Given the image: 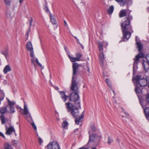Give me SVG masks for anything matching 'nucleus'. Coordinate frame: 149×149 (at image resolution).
Returning <instances> with one entry per match:
<instances>
[{
  "label": "nucleus",
  "mask_w": 149,
  "mask_h": 149,
  "mask_svg": "<svg viewBox=\"0 0 149 149\" xmlns=\"http://www.w3.org/2000/svg\"><path fill=\"white\" fill-rule=\"evenodd\" d=\"M98 47L100 51H102L103 50V47L105 46L106 47L108 45V44L106 42H98Z\"/></svg>",
  "instance_id": "13"
},
{
  "label": "nucleus",
  "mask_w": 149,
  "mask_h": 149,
  "mask_svg": "<svg viewBox=\"0 0 149 149\" xmlns=\"http://www.w3.org/2000/svg\"><path fill=\"white\" fill-rule=\"evenodd\" d=\"M11 70L9 65H6L4 68L3 70V72L5 74H6L8 72H10Z\"/></svg>",
  "instance_id": "18"
},
{
  "label": "nucleus",
  "mask_w": 149,
  "mask_h": 149,
  "mask_svg": "<svg viewBox=\"0 0 149 149\" xmlns=\"http://www.w3.org/2000/svg\"><path fill=\"white\" fill-rule=\"evenodd\" d=\"M19 3L20 4H22L23 3V0H19Z\"/></svg>",
  "instance_id": "52"
},
{
  "label": "nucleus",
  "mask_w": 149,
  "mask_h": 149,
  "mask_svg": "<svg viewBox=\"0 0 149 149\" xmlns=\"http://www.w3.org/2000/svg\"><path fill=\"white\" fill-rule=\"evenodd\" d=\"M32 58L31 59V60L32 63L34 65H35V64L34 63L35 60H36V58L34 57H32Z\"/></svg>",
  "instance_id": "40"
},
{
  "label": "nucleus",
  "mask_w": 149,
  "mask_h": 149,
  "mask_svg": "<svg viewBox=\"0 0 149 149\" xmlns=\"http://www.w3.org/2000/svg\"><path fill=\"white\" fill-rule=\"evenodd\" d=\"M84 116V115L83 113L82 115H81L80 117L76 118L75 120V122L76 124L77 125H79V123L82 121Z\"/></svg>",
  "instance_id": "17"
},
{
  "label": "nucleus",
  "mask_w": 149,
  "mask_h": 149,
  "mask_svg": "<svg viewBox=\"0 0 149 149\" xmlns=\"http://www.w3.org/2000/svg\"><path fill=\"white\" fill-rule=\"evenodd\" d=\"M26 35H27V36H28V35H29V31L27 33H26Z\"/></svg>",
  "instance_id": "57"
},
{
  "label": "nucleus",
  "mask_w": 149,
  "mask_h": 149,
  "mask_svg": "<svg viewBox=\"0 0 149 149\" xmlns=\"http://www.w3.org/2000/svg\"><path fill=\"white\" fill-rule=\"evenodd\" d=\"M106 81L107 84H108V85L109 86V87L110 88H112V86L111 85H110L109 84V80L108 79H106Z\"/></svg>",
  "instance_id": "42"
},
{
  "label": "nucleus",
  "mask_w": 149,
  "mask_h": 149,
  "mask_svg": "<svg viewBox=\"0 0 149 149\" xmlns=\"http://www.w3.org/2000/svg\"><path fill=\"white\" fill-rule=\"evenodd\" d=\"M74 37L75 39H76L77 40V42H78L79 40V39L77 38L76 36H74Z\"/></svg>",
  "instance_id": "51"
},
{
  "label": "nucleus",
  "mask_w": 149,
  "mask_h": 149,
  "mask_svg": "<svg viewBox=\"0 0 149 149\" xmlns=\"http://www.w3.org/2000/svg\"><path fill=\"white\" fill-rule=\"evenodd\" d=\"M10 109V111H8V112L10 113H14L15 111V108L14 107H9Z\"/></svg>",
  "instance_id": "29"
},
{
  "label": "nucleus",
  "mask_w": 149,
  "mask_h": 149,
  "mask_svg": "<svg viewBox=\"0 0 149 149\" xmlns=\"http://www.w3.org/2000/svg\"><path fill=\"white\" fill-rule=\"evenodd\" d=\"M137 37H136V44L137 45V48L138 49L139 51L140 52H141L143 48V45L141 42H138L137 41Z\"/></svg>",
  "instance_id": "14"
},
{
  "label": "nucleus",
  "mask_w": 149,
  "mask_h": 149,
  "mask_svg": "<svg viewBox=\"0 0 149 149\" xmlns=\"http://www.w3.org/2000/svg\"><path fill=\"white\" fill-rule=\"evenodd\" d=\"M0 136L3 137L5 139V137L4 134L1 132H0Z\"/></svg>",
  "instance_id": "46"
},
{
  "label": "nucleus",
  "mask_w": 149,
  "mask_h": 149,
  "mask_svg": "<svg viewBox=\"0 0 149 149\" xmlns=\"http://www.w3.org/2000/svg\"><path fill=\"white\" fill-rule=\"evenodd\" d=\"M7 100L8 104L9 107H14L15 104V102L14 101H11L8 98H6Z\"/></svg>",
  "instance_id": "24"
},
{
  "label": "nucleus",
  "mask_w": 149,
  "mask_h": 149,
  "mask_svg": "<svg viewBox=\"0 0 149 149\" xmlns=\"http://www.w3.org/2000/svg\"><path fill=\"white\" fill-rule=\"evenodd\" d=\"M79 93L72 92L69 95V100L70 101L74 102L75 104H77V107H80V103L79 97Z\"/></svg>",
  "instance_id": "5"
},
{
  "label": "nucleus",
  "mask_w": 149,
  "mask_h": 149,
  "mask_svg": "<svg viewBox=\"0 0 149 149\" xmlns=\"http://www.w3.org/2000/svg\"><path fill=\"white\" fill-rule=\"evenodd\" d=\"M146 58L147 61L149 63V54L146 56Z\"/></svg>",
  "instance_id": "45"
},
{
  "label": "nucleus",
  "mask_w": 149,
  "mask_h": 149,
  "mask_svg": "<svg viewBox=\"0 0 149 149\" xmlns=\"http://www.w3.org/2000/svg\"><path fill=\"white\" fill-rule=\"evenodd\" d=\"M18 142L16 140H13L11 142V143L12 145H13V146H15L17 144Z\"/></svg>",
  "instance_id": "35"
},
{
  "label": "nucleus",
  "mask_w": 149,
  "mask_h": 149,
  "mask_svg": "<svg viewBox=\"0 0 149 149\" xmlns=\"http://www.w3.org/2000/svg\"><path fill=\"white\" fill-rule=\"evenodd\" d=\"M33 19L31 17H30L29 19V29H30L31 27L32 26V23L33 22Z\"/></svg>",
  "instance_id": "33"
},
{
  "label": "nucleus",
  "mask_w": 149,
  "mask_h": 149,
  "mask_svg": "<svg viewBox=\"0 0 149 149\" xmlns=\"http://www.w3.org/2000/svg\"><path fill=\"white\" fill-rule=\"evenodd\" d=\"M91 129L93 131H95L96 130V129L94 125H92L91 127Z\"/></svg>",
  "instance_id": "43"
},
{
  "label": "nucleus",
  "mask_w": 149,
  "mask_h": 149,
  "mask_svg": "<svg viewBox=\"0 0 149 149\" xmlns=\"http://www.w3.org/2000/svg\"><path fill=\"white\" fill-rule=\"evenodd\" d=\"M75 55L76 57H71L70 55H68V57L71 62H74L76 61H80V58L82 56V54L79 52L77 53Z\"/></svg>",
  "instance_id": "7"
},
{
  "label": "nucleus",
  "mask_w": 149,
  "mask_h": 149,
  "mask_svg": "<svg viewBox=\"0 0 149 149\" xmlns=\"http://www.w3.org/2000/svg\"><path fill=\"white\" fill-rule=\"evenodd\" d=\"M144 56V54L142 53H140L136 56L135 58L134 59V62L133 69L135 65H136L139 62V59L141 58H143Z\"/></svg>",
  "instance_id": "9"
},
{
  "label": "nucleus",
  "mask_w": 149,
  "mask_h": 149,
  "mask_svg": "<svg viewBox=\"0 0 149 149\" xmlns=\"http://www.w3.org/2000/svg\"><path fill=\"white\" fill-rule=\"evenodd\" d=\"M31 52V53L30 54V56L31 57H34V52L33 51V49L32 50L29 51Z\"/></svg>",
  "instance_id": "36"
},
{
  "label": "nucleus",
  "mask_w": 149,
  "mask_h": 149,
  "mask_svg": "<svg viewBox=\"0 0 149 149\" xmlns=\"http://www.w3.org/2000/svg\"><path fill=\"white\" fill-rule=\"evenodd\" d=\"M4 149H13V147L9 143L6 142L3 145Z\"/></svg>",
  "instance_id": "22"
},
{
  "label": "nucleus",
  "mask_w": 149,
  "mask_h": 149,
  "mask_svg": "<svg viewBox=\"0 0 149 149\" xmlns=\"http://www.w3.org/2000/svg\"><path fill=\"white\" fill-rule=\"evenodd\" d=\"M87 68H88V70H87V71L88 72H90V69L88 67H87Z\"/></svg>",
  "instance_id": "54"
},
{
  "label": "nucleus",
  "mask_w": 149,
  "mask_h": 149,
  "mask_svg": "<svg viewBox=\"0 0 149 149\" xmlns=\"http://www.w3.org/2000/svg\"><path fill=\"white\" fill-rule=\"evenodd\" d=\"M113 93H115V92H114V91H113Z\"/></svg>",
  "instance_id": "58"
},
{
  "label": "nucleus",
  "mask_w": 149,
  "mask_h": 149,
  "mask_svg": "<svg viewBox=\"0 0 149 149\" xmlns=\"http://www.w3.org/2000/svg\"><path fill=\"white\" fill-rule=\"evenodd\" d=\"M116 2L118 3H121V6H124L127 4V0H115Z\"/></svg>",
  "instance_id": "21"
},
{
  "label": "nucleus",
  "mask_w": 149,
  "mask_h": 149,
  "mask_svg": "<svg viewBox=\"0 0 149 149\" xmlns=\"http://www.w3.org/2000/svg\"><path fill=\"white\" fill-rule=\"evenodd\" d=\"M4 2L6 5H9L10 3V1L8 0H4Z\"/></svg>",
  "instance_id": "38"
},
{
  "label": "nucleus",
  "mask_w": 149,
  "mask_h": 149,
  "mask_svg": "<svg viewBox=\"0 0 149 149\" xmlns=\"http://www.w3.org/2000/svg\"><path fill=\"white\" fill-rule=\"evenodd\" d=\"M127 9H123L121 10L119 14V17H122L126 16L127 14Z\"/></svg>",
  "instance_id": "16"
},
{
  "label": "nucleus",
  "mask_w": 149,
  "mask_h": 149,
  "mask_svg": "<svg viewBox=\"0 0 149 149\" xmlns=\"http://www.w3.org/2000/svg\"><path fill=\"white\" fill-rule=\"evenodd\" d=\"M145 100L146 102L149 104V93L147 94L146 95Z\"/></svg>",
  "instance_id": "34"
},
{
  "label": "nucleus",
  "mask_w": 149,
  "mask_h": 149,
  "mask_svg": "<svg viewBox=\"0 0 149 149\" xmlns=\"http://www.w3.org/2000/svg\"><path fill=\"white\" fill-rule=\"evenodd\" d=\"M7 106L4 107H2L0 108V113H1L3 114L7 112H8V111L7 110Z\"/></svg>",
  "instance_id": "26"
},
{
  "label": "nucleus",
  "mask_w": 149,
  "mask_h": 149,
  "mask_svg": "<svg viewBox=\"0 0 149 149\" xmlns=\"http://www.w3.org/2000/svg\"><path fill=\"white\" fill-rule=\"evenodd\" d=\"M47 147L48 149H61L58 143L56 141L50 142Z\"/></svg>",
  "instance_id": "6"
},
{
  "label": "nucleus",
  "mask_w": 149,
  "mask_h": 149,
  "mask_svg": "<svg viewBox=\"0 0 149 149\" xmlns=\"http://www.w3.org/2000/svg\"><path fill=\"white\" fill-rule=\"evenodd\" d=\"M1 120L2 124H3L6 122L5 118L3 115H2L0 117Z\"/></svg>",
  "instance_id": "32"
},
{
  "label": "nucleus",
  "mask_w": 149,
  "mask_h": 149,
  "mask_svg": "<svg viewBox=\"0 0 149 149\" xmlns=\"http://www.w3.org/2000/svg\"><path fill=\"white\" fill-rule=\"evenodd\" d=\"M125 113L126 114H127V113H126L125 112Z\"/></svg>",
  "instance_id": "59"
},
{
  "label": "nucleus",
  "mask_w": 149,
  "mask_h": 149,
  "mask_svg": "<svg viewBox=\"0 0 149 149\" xmlns=\"http://www.w3.org/2000/svg\"><path fill=\"white\" fill-rule=\"evenodd\" d=\"M79 149H88V148H86L85 146H83L81 148H79Z\"/></svg>",
  "instance_id": "47"
},
{
  "label": "nucleus",
  "mask_w": 149,
  "mask_h": 149,
  "mask_svg": "<svg viewBox=\"0 0 149 149\" xmlns=\"http://www.w3.org/2000/svg\"><path fill=\"white\" fill-rule=\"evenodd\" d=\"M38 140L40 145H41L43 142L42 139L39 137L38 139Z\"/></svg>",
  "instance_id": "41"
},
{
  "label": "nucleus",
  "mask_w": 149,
  "mask_h": 149,
  "mask_svg": "<svg viewBox=\"0 0 149 149\" xmlns=\"http://www.w3.org/2000/svg\"><path fill=\"white\" fill-rule=\"evenodd\" d=\"M54 88L55 90H58L59 89V88L58 87H57V86H55L54 87Z\"/></svg>",
  "instance_id": "49"
},
{
  "label": "nucleus",
  "mask_w": 149,
  "mask_h": 149,
  "mask_svg": "<svg viewBox=\"0 0 149 149\" xmlns=\"http://www.w3.org/2000/svg\"><path fill=\"white\" fill-rule=\"evenodd\" d=\"M20 108L21 109L20 112L22 114L25 115L29 114L30 116H31V114L29 113L28 109L26 104H24V109H21L20 107Z\"/></svg>",
  "instance_id": "10"
},
{
  "label": "nucleus",
  "mask_w": 149,
  "mask_h": 149,
  "mask_svg": "<svg viewBox=\"0 0 149 149\" xmlns=\"http://www.w3.org/2000/svg\"><path fill=\"white\" fill-rule=\"evenodd\" d=\"M143 108L144 109V111L145 116L149 120V107L146 108V107L141 104Z\"/></svg>",
  "instance_id": "15"
},
{
  "label": "nucleus",
  "mask_w": 149,
  "mask_h": 149,
  "mask_svg": "<svg viewBox=\"0 0 149 149\" xmlns=\"http://www.w3.org/2000/svg\"><path fill=\"white\" fill-rule=\"evenodd\" d=\"M113 141V140L110 137L108 138V143L109 144H110Z\"/></svg>",
  "instance_id": "44"
},
{
  "label": "nucleus",
  "mask_w": 149,
  "mask_h": 149,
  "mask_svg": "<svg viewBox=\"0 0 149 149\" xmlns=\"http://www.w3.org/2000/svg\"><path fill=\"white\" fill-rule=\"evenodd\" d=\"M92 149H96V147H93Z\"/></svg>",
  "instance_id": "56"
},
{
  "label": "nucleus",
  "mask_w": 149,
  "mask_h": 149,
  "mask_svg": "<svg viewBox=\"0 0 149 149\" xmlns=\"http://www.w3.org/2000/svg\"><path fill=\"white\" fill-rule=\"evenodd\" d=\"M143 66L146 71H147L149 69V63L147 61H144L143 63Z\"/></svg>",
  "instance_id": "20"
},
{
  "label": "nucleus",
  "mask_w": 149,
  "mask_h": 149,
  "mask_svg": "<svg viewBox=\"0 0 149 149\" xmlns=\"http://www.w3.org/2000/svg\"><path fill=\"white\" fill-rule=\"evenodd\" d=\"M35 61L36 63L40 67H42V65L38 61L37 58H36Z\"/></svg>",
  "instance_id": "37"
},
{
  "label": "nucleus",
  "mask_w": 149,
  "mask_h": 149,
  "mask_svg": "<svg viewBox=\"0 0 149 149\" xmlns=\"http://www.w3.org/2000/svg\"><path fill=\"white\" fill-rule=\"evenodd\" d=\"M27 49L28 51H30L33 49L31 42L30 41L28 42L26 45Z\"/></svg>",
  "instance_id": "19"
},
{
  "label": "nucleus",
  "mask_w": 149,
  "mask_h": 149,
  "mask_svg": "<svg viewBox=\"0 0 149 149\" xmlns=\"http://www.w3.org/2000/svg\"><path fill=\"white\" fill-rule=\"evenodd\" d=\"M58 92L61 96V97L63 101L64 102H65L67 100L68 96L65 95V93L64 91H58Z\"/></svg>",
  "instance_id": "12"
},
{
  "label": "nucleus",
  "mask_w": 149,
  "mask_h": 149,
  "mask_svg": "<svg viewBox=\"0 0 149 149\" xmlns=\"http://www.w3.org/2000/svg\"><path fill=\"white\" fill-rule=\"evenodd\" d=\"M3 54L4 55L6 58H7V56L8 54V49H6L3 52H2Z\"/></svg>",
  "instance_id": "28"
},
{
  "label": "nucleus",
  "mask_w": 149,
  "mask_h": 149,
  "mask_svg": "<svg viewBox=\"0 0 149 149\" xmlns=\"http://www.w3.org/2000/svg\"><path fill=\"white\" fill-rule=\"evenodd\" d=\"M64 48L66 52H67L68 51V49L67 47L66 46H64Z\"/></svg>",
  "instance_id": "48"
},
{
  "label": "nucleus",
  "mask_w": 149,
  "mask_h": 149,
  "mask_svg": "<svg viewBox=\"0 0 149 149\" xmlns=\"http://www.w3.org/2000/svg\"><path fill=\"white\" fill-rule=\"evenodd\" d=\"M99 57L100 61V65L102 67H103L105 61L103 52H102L100 53Z\"/></svg>",
  "instance_id": "11"
},
{
  "label": "nucleus",
  "mask_w": 149,
  "mask_h": 149,
  "mask_svg": "<svg viewBox=\"0 0 149 149\" xmlns=\"http://www.w3.org/2000/svg\"><path fill=\"white\" fill-rule=\"evenodd\" d=\"M88 133L89 134V140L88 142L90 141H93L95 139V136L94 134H90V132H89Z\"/></svg>",
  "instance_id": "27"
},
{
  "label": "nucleus",
  "mask_w": 149,
  "mask_h": 149,
  "mask_svg": "<svg viewBox=\"0 0 149 149\" xmlns=\"http://www.w3.org/2000/svg\"><path fill=\"white\" fill-rule=\"evenodd\" d=\"M51 17V21L52 24H56V20L53 17H52L51 16H50Z\"/></svg>",
  "instance_id": "31"
},
{
  "label": "nucleus",
  "mask_w": 149,
  "mask_h": 149,
  "mask_svg": "<svg viewBox=\"0 0 149 149\" xmlns=\"http://www.w3.org/2000/svg\"><path fill=\"white\" fill-rule=\"evenodd\" d=\"M79 64L77 63H73L72 68L73 70V77L72 80L71 90L74 92L79 93V88L77 82L74 80V76L77 73V69L79 66Z\"/></svg>",
  "instance_id": "2"
},
{
  "label": "nucleus",
  "mask_w": 149,
  "mask_h": 149,
  "mask_svg": "<svg viewBox=\"0 0 149 149\" xmlns=\"http://www.w3.org/2000/svg\"><path fill=\"white\" fill-rule=\"evenodd\" d=\"M147 77L146 76H142L138 75L136 76L134 78L132 79V81H134L137 84H139L141 86L144 87L148 84Z\"/></svg>",
  "instance_id": "4"
},
{
  "label": "nucleus",
  "mask_w": 149,
  "mask_h": 149,
  "mask_svg": "<svg viewBox=\"0 0 149 149\" xmlns=\"http://www.w3.org/2000/svg\"><path fill=\"white\" fill-rule=\"evenodd\" d=\"M64 24H65V26H67V23L66 22V21L65 20L64 21Z\"/></svg>",
  "instance_id": "50"
},
{
  "label": "nucleus",
  "mask_w": 149,
  "mask_h": 149,
  "mask_svg": "<svg viewBox=\"0 0 149 149\" xmlns=\"http://www.w3.org/2000/svg\"><path fill=\"white\" fill-rule=\"evenodd\" d=\"M6 131L5 134L7 135H10L14 133L15 134V136H16L17 135L15 133V131L13 127L11 126H10L8 128H7L6 127Z\"/></svg>",
  "instance_id": "8"
},
{
  "label": "nucleus",
  "mask_w": 149,
  "mask_h": 149,
  "mask_svg": "<svg viewBox=\"0 0 149 149\" xmlns=\"http://www.w3.org/2000/svg\"><path fill=\"white\" fill-rule=\"evenodd\" d=\"M114 7L113 6H111L107 10V13L109 15H111L112 14L114 10Z\"/></svg>",
  "instance_id": "25"
},
{
  "label": "nucleus",
  "mask_w": 149,
  "mask_h": 149,
  "mask_svg": "<svg viewBox=\"0 0 149 149\" xmlns=\"http://www.w3.org/2000/svg\"><path fill=\"white\" fill-rule=\"evenodd\" d=\"M116 101H115V102L114 103V105L115 107L116 106Z\"/></svg>",
  "instance_id": "55"
},
{
  "label": "nucleus",
  "mask_w": 149,
  "mask_h": 149,
  "mask_svg": "<svg viewBox=\"0 0 149 149\" xmlns=\"http://www.w3.org/2000/svg\"><path fill=\"white\" fill-rule=\"evenodd\" d=\"M68 125V123L66 121H64L62 123V127L64 128H66Z\"/></svg>",
  "instance_id": "30"
},
{
  "label": "nucleus",
  "mask_w": 149,
  "mask_h": 149,
  "mask_svg": "<svg viewBox=\"0 0 149 149\" xmlns=\"http://www.w3.org/2000/svg\"><path fill=\"white\" fill-rule=\"evenodd\" d=\"M65 105L68 112H70L71 115L74 117L76 118L79 115V112L78 109L81 108L80 105V107H77V104H75L74 107V105L70 102L65 103Z\"/></svg>",
  "instance_id": "3"
},
{
  "label": "nucleus",
  "mask_w": 149,
  "mask_h": 149,
  "mask_svg": "<svg viewBox=\"0 0 149 149\" xmlns=\"http://www.w3.org/2000/svg\"><path fill=\"white\" fill-rule=\"evenodd\" d=\"M131 11H129L128 15L125 18V20L121 24L122 31L124 38L128 40L133 31L130 25V21L132 19V15H130Z\"/></svg>",
  "instance_id": "1"
},
{
  "label": "nucleus",
  "mask_w": 149,
  "mask_h": 149,
  "mask_svg": "<svg viewBox=\"0 0 149 149\" xmlns=\"http://www.w3.org/2000/svg\"><path fill=\"white\" fill-rule=\"evenodd\" d=\"M134 90L137 94L141 93L142 92V89L137 86H135Z\"/></svg>",
  "instance_id": "23"
},
{
  "label": "nucleus",
  "mask_w": 149,
  "mask_h": 149,
  "mask_svg": "<svg viewBox=\"0 0 149 149\" xmlns=\"http://www.w3.org/2000/svg\"><path fill=\"white\" fill-rule=\"evenodd\" d=\"M45 10L47 11V12L48 11V8L47 7H46L45 9Z\"/></svg>",
  "instance_id": "53"
},
{
  "label": "nucleus",
  "mask_w": 149,
  "mask_h": 149,
  "mask_svg": "<svg viewBox=\"0 0 149 149\" xmlns=\"http://www.w3.org/2000/svg\"><path fill=\"white\" fill-rule=\"evenodd\" d=\"M31 125L33 129L35 131H36L37 130V127L35 124L34 123H33L31 124Z\"/></svg>",
  "instance_id": "39"
}]
</instances>
